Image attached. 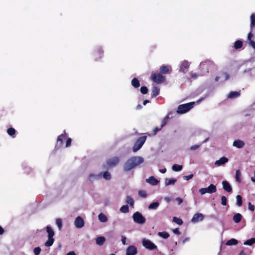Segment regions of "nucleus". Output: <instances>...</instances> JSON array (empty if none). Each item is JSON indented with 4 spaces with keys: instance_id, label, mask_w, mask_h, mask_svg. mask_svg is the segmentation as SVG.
<instances>
[{
    "instance_id": "a18cd8bd",
    "label": "nucleus",
    "mask_w": 255,
    "mask_h": 255,
    "mask_svg": "<svg viewBox=\"0 0 255 255\" xmlns=\"http://www.w3.org/2000/svg\"><path fill=\"white\" fill-rule=\"evenodd\" d=\"M56 224L57 225L59 230H61L62 227V221L60 218L56 219Z\"/></svg>"
},
{
    "instance_id": "b1692460",
    "label": "nucleus",
    "mask_w": 255,
    "mask_h": 255,
    "mask_svg": "<svg viewBox=\"0 0 255 255\" xmlns=\"http://www.w3.org/2000/svg\"><path fill=\"white\" fill-rule=\"evenodd\" d=\"M251 31H253L254 28L255 27V14L253 13L251 15Z\"/></svg>"
},
{
    "instance_id": "8fccbe9b",
    "label": "nucleus",
    "mask_w": 255,
    "mask_h": 255,
    "mask_svg": "<svg viewBox=\"0 0 255 255\" xmlns=\"http://www.w3.org/2000/svg\"><path fill=\"white\" fill-rule=\"evenodd\" d=\"M34 253L35 255H39L41 252V249L40 247H36L34 249Z\"/></svg>"
},
{
    "instance_id": "f704fd0d",
    "label": "nucleus",
    "mask_w": 255,
    "mask_h": 255,
    "mask_svg": "<svg viewBox=\"0 0 255 255\" xmlns=\"http://www.w3.org/2000/svg\"><path fill=\"white\" fill-rule=\"evenodd\" d=\"M159 205V203L157 202H155L151 203L148 206L149 209H157Z\"/></svg>"
},
{
    "instance_id": "a211bd4d",
    "label": "nucleus",
    "mask_w": 255,
    "mask_h": 255,
    "mask_svg": "<svg viewBox=\"0 0 255 255\" xmlns=\"http://www.w3.org/2000/svg\"><path fill=\"white\" fill-rule=\"evenodd\" d=\"M245 144L244 141L240 139L235 140L233 143V145L238 148H243Z\"/></svg>"
},
{
    "instance_id": "79ce46f5",
    "label": "nucleus",
    "mask_w": 255,
    "mask_h": 255,
    "mask_svg": "<svg viewBox=\"0 0 255 255\" xmlns=\"http://www.w3.org/2000/svg\"><path fill=\"white\" fill-rule=\"evenodd\" d=\"M16 130L13 128H9L7 129V133L10 136H13L15 134Z\"/></svg>"
},
{
    "instance_id": "423d86ee",
    "label": "nucleus",
    "mask_w": 255,
    "mask_h": 255,
    "mask_svg": "<svg viewBox=\"0 0 255 255\" xmlns=\"http://www.w3.org/2000/svg\"><path fill=\"white\" fill-rule=\"evenodd\" d=\"M132 218L134 222L139 224H143L146 221L145 218L138 212H135L133 214Z\"/></svg>"
},
{
    "instance_id": "0eeeda50",
    "label": "nucleus",
    "mask_w": 255,
    "mask_h": 255,
    "mask_svg": "<svg viewBox=\"0 0 255 255\" xmlns=\"http://www.w3.org/2000/svg\"><path fill=\"white\" fill-rule=\"evenodd\" d=\"M217 188L215 185L211 184L207 188H202L199 189V192L201 195H204L206 193L212 194L216 192Z\"/></svg>"
},
{
    "instance_id": "39448f33",
    "label": "nucleus",
    "mask_w": 255,
    "mask_h": 255,
    "mask_svg": "<svg viewBox=\"0 0 255 255\" xmlns=\"http://www.w3.org/2000/svg\"><path fill=\"white\" fill-rule=\"evenodd\" d=\"M146 138V136L139 137L135 142L132 147V151L135 152L140 149L145 142Z\"/></svg>"
},
{
    "instance_id": "6e6d98bb",
    "label": "nucleus",
    "mask_w": 255,
    "mask_h": 255,
    "mask_svg": "<svg viewBox=\"0 0 255 255\" xmlns=\"http://www.w3.org/2000/svg\"><path fill=\"white\" fill-rule=\"evenodd\" d=\"M71 141H72V139L71 138H68L67 139V140H66V147H69L71 144Z\"/></svg>"
},
{
    "instance_id": "bb28decb",
    "label": "nucleus",
    "mask_w": 255,
    "mask_h": 255,
    "mask_svg": "<svg viewBox=\"0 0 255 255\" xmlns=\"http://www.w3.org/2000/svg\"><path fill=\"white\" fill-rule=\"evenodd\" d=\"M159 69H160V73H161L162 74H166L168 73V72L169 71V66H167V65H162L160 67Z\"/></svg>"
},
{
    "instance_id": "4d7b16f0",
    "label": "nucleus",
    "mask_w": 255,
    "mask_h": 255,
    "mask_svg": "<svg viewBox=\"0 0 255 255\" xmlns=\"http://www.w3.org/2000/svg\"><path fill=\"white\" fill-rule=\"evenodd\" d=\"M200 145H198V144L193 145L190 147V150H195L198 149L200 147Z\"/></svg>"
},
{
    "instance_id": "aec40b11",
    "label": "nucleus",
    "mask_w": 255,
    "mask_h": 255,
    "mask_svg": "<svg viewBox=\"0 0 255 255\" xmlns=\"http://www.w3.org/2000/svg\"><path fill=\"white\" fill-rule=\"evenodd\" d=\"M253 37V34L251 31L248 35V39L249 41V44L254 49H255V41H254L252 39V38Z\"/></svg>"
},
{
    "instance_id": "1a4fd4ad",
    "label": "nucleus",
    "mask_w": 255,
    "mask_h": 255,
    "mask_svg": "<svg viewBox=\"0 0 255 255\" xmlns=\"http://www.w3.org/2000/svg\"><path fill=\"white\" fill-rule=\"evenodd\" d=\"M142 242L143 247L149 250H153L157 249V246L149 240L143 239Z\"/></svg>"
},
{
    "instance_id": "4c0bfd02",
    "label": "nucleus",
    "mask_w": 255,
    "mask_h": 255,
    "mask_svg": "<svg viewBox=\"0 0 255 255\" xmlns=\"http://www.w3.org/2000/svg\"><path fill=\"white\" fill-rule=\"evenodd\" d=\"M237 199V205L239 207H241L243 204L242 197L241 195H238L236 196Z\"/></svg>"
},
{
    "instance_id": "f257e3e1",
    "label": "nucleus",
    "mask_w": 255,
    "mask_h": 255,
    "mask_svg": "<svg viewBox=\"0 0 255 255\" xmlns=\"http://www.w3.org/2000/svg\"><path fill=\"white\" fill-rule=\"evenodd\" d=\"M144 159L141 156H132L128 159L125 163L123 166L124 171L125 172L129 171L142 163Z\"/></svg>"
},
{
    "instance_id": "13d9d810",
    "label": "nucleus",
    "mask_w": 255,
    "mask_h": 255,
    "mask_svg": "<svg viewBox=\"0 0 255 255\" xmlns=\"http://www.w3.org/2000/svg\"><path fill=\"white\" fill-rule=\"evenodd\" d=\"M222 75L224 76L225 77V80H227L229 79L230 78V75L228 73H227V72H223L222 73Z\"/></svg>"
},
{
    "instance_id": "37998d69",
    "label": "nucleus",
    "mask_w": 255,
    "mask_h": 255,
    "mask_svg": "<svg viewBox=\"0 0 255 255\" xmlns=\"http://www.w3.org/2000/svg\"><path fill=\"white\" fill-rule=\"evenodd\" d=\"M241 173L239 170H237L236 172V180L237 182L240 183L241 182Z\"/></svg>"
},
{
    "instance_id": "680f3d73",
    "label": "nucleus",
    "mask_w": 255,
    "mask_h": 255,
    "mask_svg": "<svg viewBox=\"0 0 255 255\" xmlns=\"http://www.w3.org/2000/svg\"><path fill=\"white\" fill-rule=\"evenodd\" d=\"M173 232L175 234H176V235H180L181 234V233L178 228H176V229L173 230Z\"/></svg>"
},
{
    "instance_id": "c03bdc74",
    "label": "nucleus",
    "mask_w": 255,
    "mask_h": 255,
    "mask_svg": "<svg viewBox=\"0 0 255 255\" xmlns=\"http://www.w3.org/2000/svg\"><path fill=\"white\" fill-rule=\"evenodd\" d=\"M158 235L163 239H167L169 237V234L166 232H159Z\"/></svg>"
},
{
    "instance_id": "4be33fe9",
    "label": "nucleus",
    "mask_w": 255,
    "mask_h": 255,
    "mask_svg": "<svg viewBox=\"0 0 255 255\" xmlns=\"http://www.w3.org/2000/svg\"><path fill=\"white\" fill-rule=\"evenodd\" d=\"M160 89L158 87L154 86L152 87L151 96L152 98L156 97L159 95Z\"/></svg>"
},
{
    "instance_id": "bf43d9fd",
    "label": "nucleus",
    "mask_w": 255,
    "mask_h": 255,
    "mask_svg": "<svg viewBox=\"0 0 255 255\" xmlns=\"http://www.w3.org/2000/svg\"><path fill=\"white\" fill-rule=\"evenodd\" d=\"M176 201L178 202V205H180L181 204H182L183 202V200L182 199H181V198L180 197H177L176 198Z\"/></svg>"
},
{
    "instance_id": "338daca9",
    "label": "nucleus",
    "mask_w": 255,
    "mask_h": 255,
    "mask_svg": "<svg viewBox=\"0 0 255 255\" xmlns=\"http://www.w3.org/2000/svg\"><path fill=\"white\" fill-rule=\"evenodd\" d=\"M251 180L253 182H255V171L254 172V176L251 177Z\"/></svg>"
},
{
    "instance_id": "3c124183",
    "label": "nucleus",
    "mask_w": 255,
    "mask_h": 255,
    "mask_svg": "<svg viewBox=\"0 0 255 255\" xmlns=\"http://www.w3.org/2000/svg\"><path fill=\"white\" fill-rule=\"evenodd\" d=\"M168 118H169L168 116H166L164 118V120L161 122V128H162L166 125V120H167Z\"/></svg>"
},
{
    "instance_id": "c756f323",
    "label": "nucleus",
    "mask_w": 255,
    "mask_h": 255,
    "mask_svg": "<svg viewBox=\"0 0 255 255\" xmlns=\"http://www.w3.org/2000/svg\"><path fill=\"white\" fill-rule=\"evenodd\" d=\"M126 203L128 204H129V206L131 207H133L134 206V200L133 199L129 196H128L126 197Z\"/></svg>"
},
{
    "instance_id": "ea45409f",
    "label": "nucleus",
    "mask_w": 255,
    "mask_h": 255,
    "mask_svg": "<svg viewBox=\"0 0 255 255\" xmlns=\"http://www.w3.org/2000/svg\"><path fill=\"white\" fill-rule=\"evenodd\" d=\"M122 213H127L129 212V208L128 205H124L120 209Z\"/></svg>"
},
{
    "instance_id": "c9c22d12",
    "label": "nucleus",
    "mask_w": 255,
    "mask_h": 255,
    "mask_svg": "<svg viewBox=\"0 0 255 255\" xmlns=\"http://www.w3.org/2000/svg\"><path fill=\"white\" fill-rule=\"evenodd\" d=\"M255 243V238H253L249 240H247L244 243L245 245L252 246Z\"/></svg>"
},
{
    "instance_id": "6ab92c4d",
    "label": "nucleus",
    "mask_w": 255,
    "mask_h": 255,
    "mask_svg": "<svg viewBox=\"0 0 255 255\" xmlns=\"http://www.w3.org/2000/svg\"><path fill=\"white\" fill-rule=\"evenodd\" d=\"M146 181L152 185H156L159 183V181L153 176H151L149 178L146 179Z\"/></svg>"
},
{
    "instance_id": "a19ab883",
    "label": "nucleus",
    "mask_w": 255,
    "mask_h": 255,
    "mask_svg": "<svg viewBox=\"0 0 255 255\" xmlns=\"http://www.w3.org/2000/svg\"><path fill=\"white\" fill-rule=\"evenodd\" d=\"M173 221L179 225H182L183 224V222L181 219L176 217L173 218Z\"/></svg>"
},
{
    "instance_id": "58836bf2",
    "label": "nucleus",
    "mask_w": 255,
    "mask_h": 255,
    "mask_svg": "<svg viewBox=\"0 0 255 255\" xmlns=\"http://www.w3.org/2000/svg\"><path fill=\"white\" fill-rule=\"evenodd\" d=\"M102 175H103V178L107 180H109L111 178V174L108 171H105L104 173H102Z\"/></svg>"
},
{
    "instance_id": "dca6fc26",
    "label": "nucleus",
    "mask_w": 255,
    "mask_h": 255,
    "mask_svg": "<svg viewBox=\"0 0 255 255\" xmlns=\"http://www.w3.org/2000/svg\"><path fill=\"white\" fill-rule=\"evenodd\" d=\"M75 226L77 228H81L84 226V221L82 217L78 216L75 220Z\"/></svg>"
},
{
    "instance_id": "5701e85b",
    "label": "nucleus",
    "mask_w": 255,
    "mask_h": 255,
    "mask_svg": "<svg viewBox=\"0 0 255 255\" xmlns=\"http://www.w3.org/2000/svg\"><path fill=\"white\" fill-rule=\"evenodd\" d=\"M242 219V215L240 213L236 214L233 217V220L235 223H239Z\"/></svg>"
},
{
    "instance_id": "e2e57ef3",
    "label": "nucleus",
    "mask_w": 255,
    "mask_h": 255,
    "mask_svg": "<svg viewBox=\"0 0 255 255\" xmlns=\"http://www.w3.org/2000/svg\"><path fill=\"white\" fill-rule=\"evenodd\" d=\"M190 76H191V77L194 79H196L198 76V75L196 73H191Z\"/></svg>"
},
{
    "instance_id": "603ef678",
    "label": "nucleus",
    "mask_w": 255,
    "mask_h": 255,
    "mask_svg": "<svg viewBox=\"0 0 255 255\" xmlns=\"http://www.w3.org/2000/svg\"><path fill=\"white\" fill-rule=\"evenodd\" d=\"M193 177V174H191L188 175H186L183 176V179L184 180H186L187 181L189 180L190 179H192Z\"/></svg>"
},
{
    "instance_id": "393cba45",
    "label": "nucleus",
    "mask_w": 255,
    "mask_h": 255,
    "mask_svg": "<svg viewBox=\"0 0 255 255\" xmlns=\"http://www.w3.org/2000/svg\"><path fill=\"white\" fill-rule=\"evenodd\" d=\"M243 45V42L241 40H236L234 44V48L235 49L241 48Z\"/></svg>"
},
{
    "instance_id": "c85d7f7f",
    "label": "nucleus",
    "mask_w": 255,
    "mask_h": 255,
    "mask_svg": "<svg viewBox=\"0 0 255 255\" xmlns=\"http://www.w3.org/2000/svg\"><path fill=\"white\" fill-rule=\"evenodd\" d=\"M240 95V92L232 91L228 95V98L231 99L236 98Z\"/></svg>"
},
{
    "instance_id": "9b49d317",
    "label": "nucleus",
    "mask_w": 255,
    "mask_h": 255,
    "mask_svg": "<svg viewBox=\"0 0 255 255\" xmlns=\"http://www.w3.org/2000/svg\"><path fill=\"white\" fill-rule=\"evenodd\" d=\"M119 158L117 156H115L109 159L107 161V164L109 167H114L116 166L119 162Z\"/></svg>"
},
{
    "instance_id": "69168bd1",
    "label": "nucleus",
    "mask_w": 255,
    "mask_h": 255,
    "mask_svg": "<svg viewBox=\"0 0 255 255\" xmlns=\"http://www.w3.org/2000/svg\"><path fill=\"white\" fill-rule=\"evenodd\" d=\"M166 171V169L165 168L159 169V172L162 173H165Z\"/></svg>"
},
{
    "instance_id": "864d4df0",
    "label": "nucleus",
    "mask_w": 255,
    "mask_h": 255,
    "mask_svg": "<svg viewBox=\"0 0 255 255\" xmlns=\"http://www.w3.org/2000/svg\"><path fill=\"white\" fill-rule=\"evenodd\" d=\"M248 208L250 211L253 212L255 210V207L251 202H249L248 204Z\"/></svg>"
},
{
    "instance_id": "20e7f679",
    "label": "nucleus",
    "mask_w": 255,
    "mask_h": 255,
    "mask_svg": "<svg viewBox=\"0 0 255 255\" xmlns=\"http://www.w3.org/2000/svg\"><path fill=\"white\" fill-rule=\"evenodd\" d=\"M194 102H190L187 104L180 105L177 108V113L178 114H182L188 112L193 107Z\"/></svg>"
},
{
    "instance_id": "052dcab7",
    "label": "nucleus",
    "mask_w": 255,
    "mask_h": 255,
    "mask_svg": "<svg viewBox=\"0 0 255 255\" xmlns=\"http://www.w3.org/2000/svg\"><path fill=\"white\" fill-rule=\"evenodd\" d=\"M122 244L124 245H127V243H126V240H127V238L125 237V236H122Z\"/></svg>"
},
{
    "instance_id": "cd10ccee",
    "label": "nucleus",
    "mask_w": 255,
    "mask_h": 255,
    "mask_svg": "<svg viewBox=\"0 0 255 255\" xmlns=\"http://www.w3.org/2000/svg\"><path fill=\"white\" fill-rule=\"evenodd\" d=\"M131 85L135 88H137L140 86V83L138 79L136 78H134L131 80Z\"/></svg>"
},
{
    "instance_id": "49530a36",
    "label": "nucleus",
    "mask_w": 255,
    "mask_h": 255,
    "mask_svg": "<svg viewBox=\"0 0 255 255\" xmlns=\"http://www.w3.org/2000/svg\"><path fill=\"white\" fill-rule=\"evenodd\" d=\"M138 194L140 197L142 198H146L147 196L146 192L144 190H139Z\"/></svg>"
},
{
    "instance_id": "5fc2aeb1",
    "label": "nucleus",
    "mask_w": 255,
    "mask_h": 255,
    "mask_svg": "<svg viewBox=\"0 0 255 255\" xmlns=\"http://www.w3.org/2000/svg\"><path fill=\"white\" fill-rule=\"evenodd\" d=\"M161 128H158L157 127H155L153 130V133L152 134V135H155L156 134L157 132L158 131L160 130Z\"/></svg>"
},
{
    "instance_id": "473e14b6",
    "label": "nucleus",
    "mask_w": 255,
    "mask_h": 255,
    "mask_svg": "<svg viewBox=\"0 0 255 255\" xmlns=\"http://www.w3.org/2000/svg\"><path fill=\"white\" fill-rule=\"evenodd\" d=\"M105 241V238L104 237H99L97 238L96 242L97 245L102 246L104 244Z\"/></svg>"
},
{
    "instance_id": "2eb2a0df",
    "label": "nucleus",
    "mask_w": 255,
    "mask_h": 255,
    "mask_svg": "<svg viewBox=\"0 0 255 255\" xmlns=\"http://www.w3.org/2000/svg\"><path fill=\"white\" fill-rule=\"evenodd\" d=\"M137 253V248L133 245L128 246L126 250V255H135Z\"/></svg>"
},
{
    "instance_id": "7c9ffc66",
    "label": "nucleus",
    "mask_w": 255,
    "mask_h": 255,
    "mask_svg": "<svg viewBox=\"0 0 255 255\" xmlns=\"http://www.w3.org/2000/svg\"><path fill=\"white\" fill-rule=\"evenodd\" d=\"M176 179H168L166 178L165 180V184L166 186H168L170 185H174L176 182Z\"/></svg>"
},
{
    "instance_id": "0e129e2a",
    "label": "nucleus",
    "mask_w": 255,
    "mask_h": 255,
    "mask_svg": "<svg viewBox=\"0 0 255 255\" xmlns=\"http://www.w3.org/2000/svg\"><path fill=\"white\" fill-rule=\"evenodd\" d=\"M66 255H76L74 251H71L68 253Z\"/></svg>"
},
{
    "instance_id": "6e6552de",
    "label": "nucleus",
    "mask_w": 255,
    "mask_h": 255,
    "mask_svg": "<svg viewBox=\"0 0 255 255\" xmlns=\"http://www.w3.org/2000/svg\"><path fill=\"white\" fill-rule=\"evenodd\" d=\"M104 54V51L102 48L100 47L96 48L93 53V58L95 61H98L100 59Z\"/></svg>"
},
{
    "instance_id": "2f4dec72",
    "label": "nucleus",
    "mask_w": 255,
    "mask_h": 255,
    "mask_svg": "<svg viewBox=\"0 0 255 255\" xmlns=\"http://www.w3.org/2000/svg\"><path fill=\"white\" fill-rule=\"evenodd\" d=\"M98 219L100 220V221L103 223L106 222L108 220L107 216L102 213L99 214Z\"/></svg>"
},
{
    "instance_id": "f8f14e48",
    "label": "nucleus",
    "mask_w": 255,
    "mask_h": 255,
    "mask_svg": "<svg viewBox=\"0 0 255 255\" xmlns=\"http://www.w3.org/2000/svg\"><path fill=\"white\" fill-rule=\"evenodd\" d=\"M189 66L190 64L188 61L184 60L181 62L180 64L179 71L185 73L187 71Z\"/></svg>"
},
{
    "instance_id": "ddd939ff",
    "label": "nucleus",
    "mask_w": 255,
    "mask_h": 255,
    "mask_svg": "<svg viewBox=\"0 0 255 255\" xmlns=\"http://www.w3.org/2000/svg\"><path fill=\"white\" fill-rule=\"evenodd\" d=\"M67 137L66 133L65 130L63 131V133L57 137V144L56 146L58 147H61L63 144V140L65 139Z\"/></svg>"
},
{
    "instance_id": "9d476101",
    "label": "nucleus",
    "mask_w": 255,
    "mask_h": 255,
    "mask_svg": "<svg viewBox=\"0 0 255 255\" xmlns=\"http://www.w3.org/2000/svg\"><path fill=\"white\" fill-rule=\"evenodd\" d=\"M152 80L155 83L160 84L163 82L165 80V77L160 74H152Z\"/></svg>"
},
{
    "instance_id": "de8ad7c7",
    "label": "nucleus",
    "mask_w": 255,
    "mask_h": 255,
    "mask_svg": "<svg viewBox=\"0 0 255 255\" xmlns=\"http://www.w3.org/2000/svg\"><path fill=\"white\" fill-rule=\"evenodd\" d=\"M141 93L146 94L148 92V89L146 86H142L140 89Z\"/></svg>"
},
{
    "instance_id": "412c9836",
    "label": "nucleus",
    "mask_w": 255,
    "mask_h": 255,
    "mask_svg": "<svg viewBox=\"0 0 255 255\" xmlns=\"http://www.w3.org/2000/svg\"><path fill=\"white\" fill-rule=\"evenodd\" d=\"M228 160H229L227 157H222L220 158L219 160H217L215 162V164L218 166H220L221 165H223V164L228 162Z\"/></svg>"
},
{
    "instance_id": "a878e982",
    "label": "nucleus",
    "mask_w": 255,
    "mask_h": 255,
    "mask_svg": "<svg viewBox=\"0 0 255 255\" xmlns=\"http://www.w3.org/2000/svg\"><path fill=\"white\" fill-rule=\"evenodd\" d=\"M102 172L100 173L99 174L96 175L94 174H90L89 176V179L90 181L98 179L102 176Z\"/></svg>"
},
{
    "instance_id": "7ed1b4c3",
    "label": "nucleus",
    "mask_w": 255,
    "mask_h": 255,
    "mask_svg": "<svg viewBox=\"0 0 255 255\" xmlns=\"http://www.w3.org/2000/svg\"><path fill=\"white\" fill-rule=\"evenodd\" d=\"M46 231L48 234V240L45 243V246L46 247H50L52 246L54 242L53 236H54V232L50 226H47L46 227Z\"/></svg>"
},
{
    "instance_id": "72a5a7b5",
    "label": "nucleus",
    "mask_w": 255,
    "mask_h": 255,
    "mask_svg": "<svg viewBox=\"0 0 255 255\" xmlns=\"http://www.w3.org/2000/svg\"><path fill=\"white\" fill-rule=\"evenodd\" d=\"M238 242L237 240L235 239H232L231 240H228L226 243V245L227 246H233V245H236L238 244Z\"/></svg>"
},
{
    "instance_id": "e433bc0d",
    "label": "nucleus",
    "mask_w": 255,
    "mask_h": 255,
    "mask_svg": "<svg viewBox=\"0 0 255 255\" xmlns=\"http://www.w3.org/2000/svg\"><path fill=\"white\" fill-rule=\"evenodd\" d=\"M182 165L175 164L172 166V169L175 171H180L182 169Z\"/></svg>"
},
{
    "instance_id": "4468645a",
    "label": "nucleus",
    "mask_w": 255,
    "mask_h": 255,
    "mask_svg": "<svg viewBox=\"0 0 255 255\" xmlns=\"http://www.w3.org/2000/svg\"><path fill=\"white\" fill-rule=\"evenodd\" d=\"M204 218V216L202 213H197L193 216L191 219L192 222L193 223H196L197 222L202 221Z\"/></svg>"
},
{
    "instance_id": "09e8293b",
    "label": "nucleus",
    "mask_w": 255,
    "mask_h": 255,
    "mask_svg": "<svg viewBox=\"0 0 255 255\" xmlns=\"http://www.w3.org/2000/svg\"><path fill=\"white\" fill-rule=\"evenodd\" d=\"M227 203V198L225 196H222L221 197V204L223 206H226Z\"/></svg>"
},
{
    "instance_id": "f03ea898",
    "label": "nucleus",
    "mask_w": 255,
    "mask_h": 255,
    "mask_svg": "<svg viewBox=\"0 0 255 255\" xmlns=\"http://www.w3.org/2000/svg\"><path fill=\"white\" fill-rule=\"evenodd\" d=\"M214 63L210 60H206L202 62L199 66V69L201 71L199 76H203L209 72V69L213 65Z\"/></svg>"
},
{
    "instance_id": "774afa93",
    "label": "nucleus",
    "mask_w": 255,
    "mask_h": 255,
    "mask_svg": "<svg viewBox=\"0 0 255 255\" xmlns=\"http://www.w3.org/2000/svg\"><path fill=\"white\" fill-rule=\"evenodd\" d=\"M239 255H246L244 251L242 250L240 252Z\"/></svg>"
},
{
    "instance_id": "f3484780",
    "label": "nucleus",
    "mask_w": 255,
    "mask_h": 255,
    "mask_svg": "<svg viewBox=\"0 0 255 255\" xmlns=\"http://www.w3.org/2000/svg\"><path fill=\"white\" fill-rule=\"evenodd\" d=\"M222 185L224 190L226 192H231L232 191V187L227 181H223Z\"/></svg>"
}]
</instances>
